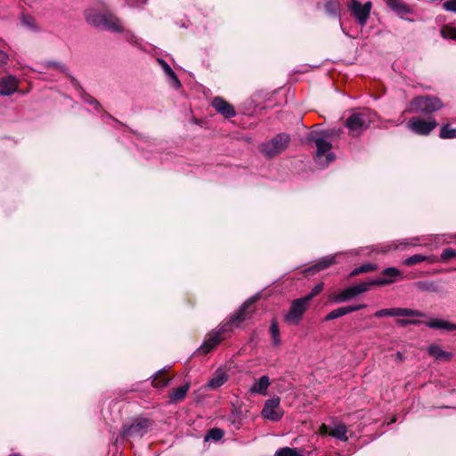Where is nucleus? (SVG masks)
<instances>
[{"instance_id": "f257e3e1", "label": "nucleus", "mask_w": 456, "mask_h": 456, "mask_svg": "<svg viewBox=\"0 0 456 456\" xmlns=\"http://www.w3.org/2000/svg\"><path fill=\"white\" fill-rule=\"evenodd\" d=\"M255 302V298L247 300L227 322L208 333L198 351L202 354H207L224 339V334L231 332L233 326L238 327L242 322L249 319L256 311Z\"/></svg>"}, {"instance_id": "f03ea898", "label": "nucleus", "mask_w": 456, "mask_h": 456, "mask_svg": "<svg viewBox=\"0 0 456 456\" xmlns=\"http://www.w3.org/2000/svg\"><path fill=\"white\" fill-rule=\"evenodd\" d=\"M86 21L94 27L114 33L124 31L120 20L111 12L101 13L95 10H89L86 14Z\"/></svg>"}, {"instance_id": "7ed1b4c3", "label": "nucleus", "mask_w": 456, "mask_h": 456, "mask_svg": "<svg viewBox=\"0 0 456 456\" xmlns=\"http://www.w3.org/2000/svg\"><path fill=\"white\" fill-rule=\"evenodd\" d=\"M374 121V114L370 110L353 112L345 121V126L351 136H360Z\"/></svg>"}, {"instance_id": "20e7f679", "label": "nucleus", "mask_w": 456, "mask_h": 456, "mask_svg": "<svg viewBox=\"0 0 456 456\" xmlns=\"http://www.w3.org/2000/svg\"><path fill=\"white\" fill-rule=\"evenodd\" d=\"M442 101L434 95H421L414 97L409 105L408 111L411 113L431 114L443 108Z\"/></svg>"}, {"instance_id": "39448f33", "label": "nucleus", "mask_w": 456, "mask_h": 456, "mask_svg": "<svg viewBox=\"0 0 456 456\" xmlns=\"http://www.w3.org/2000/svg\"><path fill=\"white\" fill-rule=\"evenodd\" d=\"M290 137L285 133L274 136L269 142L260 145V151L267 158L272 159L281 154L289 145Z\"/></svg>"}, {"instance_id": "423d86ee", "label": "nucleus", "mask_w": 456, "mask_h": 456, "mask_svg": "<svg viewBox=\"0 0 456 456\" xmlns=\"http://www.w3.org/2000/svg\"><path fill=\"white\" fill-rule=\"evenodd\" d=\"M438 126L433 118L424 119L420 117H413L406 123V127L412 133L427 136Z\"/></svg>"}, {"instance_id": "0eeeda50", "label": "nucleus", "mask_w": 456, "mask_h": 456, "mask_svg": "<svg viewBox=\"0 0 456 456\" xmlns=\"http://www.w3.org/2000/svg\"><path fill=\"white\" fill-rule=\"evenodd\" d=\"M151 420L149 419H136L131 425H126L122 428V436L124 437H142L151 427Z\"/></svg>"}, {"instance_id": "6e6552de", "label": "nucleus", "mask_w": 456, "mask_h": 456, "mask_svg": "<svg viewBox=\"0 0 456 456\" xmlns=\"http://www.w3.org/2000/svg\"><path fill=\"white\" fill-rule=\"evenodd\" d=\"M309 303L303 297L292 301L290 308L285 315V321L289 324L297 325L308 308Z\"/></svg>"}, {"instance_id": "1a4fd4ad", "label": "nucleus", "mask_w": 456, "mask_h": 456, "mask_svg": "<svg viewBox=\"0 0 456 456\" xmlns=\"http://www.w3.org/2000/svg\"><path fill=\"white\" fill-rule=\"evenodd\" d=\"M371 287L372 286H371L370 280L367 281L358 283L354 286H350V287L345 289L344 290H342L339 294L336 295L333 297V300L336 303H342V302L349 301V300L354 298L355 297H357L358 295L367 292L368 290H370V289Z\"/></svg>"}, {"instance_id": "9d476101", "label": "nucleus", "mask_w": 456, "mask_h": 456, "mask_svg": "<svg viewBox=\"0 0 456 456\" xmlns=\"http://www.w3.org/2000/svg\"><path fill=\"white\" fill-rule=\"evenodd\" d=\"M372 7L371 2L362 4L357 0H352L349 9L352 15L357 20L361 26L366 25Z\"/></svg>"}, {"instance_id": "9b49d317", "label": "nucleus", "mask_w": 456, "mask_h": 456, "mask_svg": "<svg viewBox=\"0 0 456 456\" xmlns=\"http://www.w3.org/2000/svg\"><path fill=\"white\" fill-rule=\"evenodd\" d=\"M403 279L402 272L395 267H387L381 273V276L375 279L370 280L371 286H385L392 284Z\"/></svg>"}, {"instance_id": "f8f14e48", "label": "nucleus", "mask_w": 456, "mask_h": 456, "mask_svg": "<svg viewBox=\"0 0 456 456\" xmlns=\"http://www.w3.org/2000/svg\"><path fill=\"white\" fill-rule=\"evenodd\" d=\"M374 316L377 318H381L385 316H418V317H425L426 314L419 311L413 310L410 308H402V307H395V308H386L377 311L374 314Z\"/></svg>"}, {"instance_id": "ddd939ff", "label": "nucleus", "mask_w": 456, "mask_h": 456, "mask_svg": "<svg viewBox=\"0 0 456 456\" xmlns=\"http://www.w3.org/2000/svg\"><path fill=\"white\" fill-rule=\"evenodd\" d=\"M280 398L273 397L267 400L265 403V406L262 410V416L265 419L278 421L282 417V411L279 409L280 406Z\"/></svg>"}, {"instance_id": "4468645a", "label": "nucleus", "mask_w": 456, "mask_h": 456, "mask_svg": "<svg viewBox=\"0 0 456 456\" xmlns=\"http://www.w3.org/2000/svg\"><path fill=\"white\" fill-rule=\"evenodd\" d=\"M211 105L219 114L226 118H232L236 115L233 106L220 96L215 97L212 100Z\"/></svg>"}, {"instance_id": "2eb2a0df", "label": "nucleus", "mask_w": 456, "mask_h": 456, "mask_svg": "<svg viewBox=\"0 0 456 456\" xmlns=\"http://www.w3.org/2000/svg\"><path fill=\"white\" fill-rule=\"evenodd\" d=\"M314 142L317 148L316 157L318 159H321L326 155L327 164L332 162L335 159V155L332 152H330L331 149V143L330 142L323 138H316Z\"/></svg>"}, {"instance_id": "dca6fc26", "label": "nucleus", "mask_w": 456, "mask_h": 456, "mask_svg": "<svg viewBox=\"0 0 456 456\" xmlns=\"http://www.w3.org/2000/svg\"><path fill=\"white\" fill-rule=\"evenodd\" d=\"M338 255L327 256L320 259L315 265L305 269L304 273L305 274H313L318 273L320 271L325 270L330 266L335 265L337 263L336 258Z\"/></svg>"}, {"instance_id": "f3484780", "label": "nucleus", "mask_w": 456, "mask_h": 456, "mask_svg": "<svg viewBox=\"0 0 456 456\" xmlns=\"http://www.w3.org/2000/svg\"><path fill=\"white\" fill-rule=\"evenodd\" d=\"M19 82L13 76H7L0 79V94L11 95L18 89Z\"/></svg>"}, {"instance_id": "a211bd4d", "label": "nucleus", "mask_w": 456, "mask_h": 456, "mask_svg": "<svg viewBox=\"0 0 456 456\" xmlns=\"http://www.w3.org/2000/svg\"><path fill=\"white\" fill-rule=\"evenodd\" d=\"M365 305H354L341 306L330 312L324 318L325 321H331L339 317H342L347 314L361 310L364 308Z\"/></svg>"}, {"instance_id": "6ab92c4d", "label": "nucleus", "mask_w": 456, "mask_h": 456, "mask_svg": "<svg viewBox=\"0 0 456 456\" xmlns=\"http://www.w3.org/2000/svg\"><path fill=\"white\" fill-rule=\"evenodd\" d=\"M425 325L431 329L444 330L447 331L456 330V324L442 319H432L424 322Z\"/></svg>"}, {"instance_id": "aec40b11", "label": "nucleus", "mask_w": 456, "mask_h": 456, "mask_svg": "<svg viewBox=\"0 0 456 456\" xmlns=\"http://www.w3.org/2000/svg\"><path fill=\"white\" fill-rule=\"evenodd\" d=\"M270 386V379L268 376H262L260 379L256 380L251 386L250 391L253 394H259L265 395L267 389Z\"/></svg>"}, {"instance_id": "412c9836", "label": "nucleus", "mask_w": 456, "mask_h": 456, "mask_svg": "<svg viewBox=\"0 0 456 456\" xmlns=\"http://www.w3.org/2000/svg\"><path fill=\"white\" fill-rule=\"evenodd\" d=\"M428 353L439 361L448 362L450 361L453 354L450 352L444 351L439 346L437 345H431L428 348Z\"/></svg>"}, {"instance_id": "4be33fe9", "label": "nucleus", "mask_w": 456, "mask_h": 456, "mask_svg": "<svg viewBox=\"0 0 456 456\" xmlns=\"http://www.w3.org/2000/svg\"><path fill=\"white\" fill-rule=\"evenodd\" d=\"M325 13L332 18H339L341 4L339 0H327L323 4Z\"/></svg>"}, {"instance_id": "5701e85b", "label": "nucleus", "mask_w": 456, "mask_h": 456, "mask_svg": "<svg viewBox=\"0 0 456 456\" xmlns=\"http://www.w3.org/2000/svg\"><path fill=\"white\" fill-rule=\"evenodd\" d=\"M387 5L399 14L411 12L410 7L401 0H385Z\"/></svg>"}, {"instance_id": "b1692460", "label": "nucleus", "mask_w": 456, "mask_h": 456, "mask_svg": "<svg viewBox=\"0 0 456 456\" xmlns=\"http://www.w3.org/2000/svg\"><path fill=\"white\" fill-rule=\"evenodd\" d=\"M347 427L344 423H338L334 426L329 435L341 441H347Z\"/></svg>"}, {"instance_id": "393cba45", "label": "nucleus", "mask_w": 456, "mask_h": 456, "mask_svg": "<svg viewBox=\"0 0 456 456\" xmlns=\"http://www.w3.org/2000/svg\"><path fill=\"white\" fill-rule=\"evenodd\" d=\"M190 389V384L185 383L180 387L173 389V391L169 395V398L171 402H180L184 399L188 391Z\"/></svg>"}, {"instance_id": "a878e982", "label": "nucleus", "mask_w": 456, "mask_h": 456, "mask_svg": "<svg viewBox=\"0 0 456 456\" xmlns=\"http://www.w3.org/2000/svg\"><path fill=\"white\" fill-rule=\"evenodd\" d=\"M424 261H428L430 263H433V262H435V259L433 256H422V255H413V256H411L407 257L406 259H404L403 264L407 266H411V265H417V264L424 262Z\"/></svg>"}, {"instance_id": "bb28decb", "label": "nucleus", "mask_w": 456, "mask_h": 456, "mask_svg": "<svg viewBox=\"0 0 456 456\" xmlns=\"http://www.w3.org/2000/svg\"><path fill=\"white\" fill-rule=\"evenodd\" d=\"M169 379L167 377L164 370L159 371L152 379V385L154 387L162 388L168 385Z\"/></svg>"}, {"instance_id": "cd10ccee", "label": "nucleus", "mask_w": 456, "mask_h": 456, "mask_svg": "<svg viewBox=\"0 0 456 456\" xmlns=\"http://www.w3.org/2000/svg\"><path fill=\"white\" fill-rule=\"evenodd\" d=\"M227 377L223 371H216L214 377L208 381V386L211 388H217L224 384Z\"/></svg>"}, {"instance_id": "c85d7f7f", "label": "nucleus", "mask_w": 456, "mask_h": 456, "mask_svg": "<svg viewBox=\"0 0 456 456\" xmlns=\"http://www.w3.org/2000/svg\"><path fill=\"white\" fill-rule=\"evenodd\" d=\"M159 62L161 65L164 72L175 82V86H180V81L171 67L164 60H159Z\"/></svg>"}, {"instance_id": "c756f323", "label": "nucleus", "mask_w": 456, "mask_h": 456, "mask_svg": "<svg viewBox=\"0 0 456 456\" xmlns=\"http://www.w3.org/2000/svg\"><path fill=\"white\" fill-rule=\"evenodd\" d=\"M441 36L445 39L456 40V28L444 25L440 29Z\"/></svg>"}, {"instance_id": "7c9ffc66", "label": "nucleus", "mask_w": 456, "mask_h": 456, "mask_svg": "<svg viewBox=\"0 0 456 456\" xmlns=\"http://www.w3.org/2000/svg\"><path fill=\"white\" fill-rule=\"evenodd\" d=\"M442 139H453L456 138V128H452L450 125L442 126L439 133Z\"/></svg>"}, {"instance_id": "2f4dec72", "label": "nucleus", "mask_w": 456, "mask_h": 456, "mask_svg": "<svg viewBox=\"0 0 456 456\" xmlns=\"http://www.w3.org/2000/svg\"><path fill=\"white\" fill-rule=\"evenodd\" d=\"M270 333L272 336L273 346H279L281 344L280 330H279V326L275 321L272 322V323H271Z\"/></svg>"}, {"instance_id": "473e14b6", "label": "nucleus", "mask_w": 456, "mask_h": 456, "mask_svg": "<svg viewBox=\"0 0 456 456\" xmlns=\"http://www.w3.org/2000/svg\"><path fill=\"white\" fill-rule=\"evenodd\" d=\"M415 287L421 291L436 292L438 291L437 286L431 281H418Z\"/></svg>"}, {"instance_id": "72a5a7b5", "label": "nucleus", "mask_w": 456, "mask_h": 456, "mask_svg": "<svg viewBox=\"0 0 456 456\" xmlns=\"http://www.w3.org/2000/svg\"><path fill=\"white\" fill-rule=\"evenodd\" d=\"M376 265L374 264H363L361 266L354 268L351 273L350 276H356L360 273H369L371 271L376 270Z\"/></svg>"}, {"instance_id": "f704fd0d", "label": "nucleus", "mask_w": 456, "mask_h": 456, "mask_svg": "<svg viewBox=\"0 0 456 456\" xmlns=\"http://www.w3.org/2000/svg\"><path fill=\"white\" fill-rule=\"evenodd\" d=\"M275 456H304V455L299 453V452L296 448L283 447L276 452Z\"/></svg>"}, {"instance_id": "c9c22d12", "label": "nucleus", "mask_w": 456, "mask_h": 456, "mask_svg": "<svg viewBox=\"0 0 456 456\" xmlns=\"http://www.w3.org/2000/svg\"><path fill=\"white\" fill-rule=\"evenodd\" d=\"M322 289H323V283L320 282L312 289L310 293H308L306 296L303 297V298L305 301H307L308 303H310L314 297H316L322 291Z\"/></svg>"}, {"instance_id": "e433bc0d", "label": "nucleus", "mask_w": 456, "mask_h": 456, "mask_svg": "<svg viewBox=\"0 0 456 456\" xmlns=\"http://www.w3.org/2000/svg\"><path fill=\"white\" fill-rule=\"evenodd\" d=\"M224 436V431L220 428H212L208 431L206 436V439H213L215 441H219Z\"/></svg>"}, {"instance_id": "4c0bfd02", "label": "nucleus", "mask_w": 456, "mask_h": 456, "mask_svg": "<svg viewBox=\"0 0 456 456\" xmlns=\"http://www.w3.org/2000/svg\"><path fill=\"white\" fill-rule=\"evenodd\" d=\"M456 257V250L452 248H447L443 250L440 259L442 262H447L451 258Z\"/></svg>"}, {"instance_id": "58836bf2", "label": "nucleus", "mask_w": 456, "mask_h": 456, "mask_svg": "<svg viewBox=\"0 0 456 456\" xmlns=\"http://www.w3.org/2000/svg\"><path fill=\"white\" fill-rule=\"evenodd\" d=\"M22 22L24 25L30 28L31 29H34V30L37 29L36 20H34V18H32L30 16H23Z\"/></svg>"}, {"instance_id": "ea45409f", "label": "nucleus", "mask_w": 456, "mask_h": 456, "mask_svg": "<svg viewBox=\"0 0 456 456\" xmlns=\"http://www.w3.org/2000/svg\"><path fill=\"white\" fill-rule=\"evenodd\" d=\"M125 37L129 43L133 45H140V39L131 31H126Z\"/></svg>"}, {"instance_id": "a19ab883", "label": "nucleus", "mask_w": 456, "mask_h": 456, "mask_svg": "<svg viewBox=\"0 0 456 456\" xmlns=\"http://www.w3.org/2000/svg\"><path fill=\"white\" fill-rule=\"evenodd\" d=\"M397 324L400 326H407V325H418L422 323L419 320H407V319H399L396 321Z\"/></svg>"}, {"instance_id": "79ce46f5", "label": "nucleus", "mask_w": 456, "mask_h": 456, "mask_svg": "<svg viewBox=\"0 0 456 456\" xmlns=\"http://www.w3.org/2000/svg\"><path fill=\"white\" fill-rule=\"evenodd\" d=\"M444 10L456 13V0H448L443 4Z\"/></svg>"}, {"instance_id": "37998d69", "label": "nucleus", "mask_w": 456, "mask_h": 456, "mask_svg": "<svg viewBox=\"0 0 456 456\" xmlns=\"http://www.w3.org/2000/svg\"><path fill=\"white\" fill-rule=\"evenodd\" d=\"M8 60V54L5 52L0 50V64H6Z\"/></svg>"}, {"instance_id": "c03bdc74", "label": "nucleus", "mask_w": 456, "mask_h": 456, "mask_svg": "<svg viewBox=\"0 0 456 456\" xmlns=\"http://www.w3.org/2000/svg\"><path fill=\"white\" fill-rule=\"evenodd\" d=\"M85 101L89 102L90 104L95 105V108H98L100 106V103L90 95H86Z\"/></svg>"}, {"instance_id": "a18cd8bd", "label": "nucleus", "mask_w": 456, "mask_h": 456, "mask_svg": "<svg viewBox=\"0 0 456 456\" xmlns=\"http://www.w3.org/2000/svg\"><path fill=\"white\" fill-rule=\"evenodd\" d=\"M331 429H330V427L325 425V424H322L321 427H320V434L321 435H329V433L330 432Z\"/></svg>"}, {"instance_id": "49530a36", "label": "nucleus", "mask_w": 456, "mask_h": 456, "mask_svg": "<svg viewBox=\"0 0 456 456\" xmlns=\"http://www.w3.org/2000/svg\"><path fill=\"white\" fill-rule=\"evenodd\" d=\"M404 359L403 354L401 352H397L395 354V360L399 362H403Z\"/></svg>"}, {"instance_id": "de8ad7c7", "label": "nucleus", "mask_w": 456, "mask_h": 456, "mask_svg": "<svg viewBox=\"0 0 456 456\" xmlns=\"http://www.w3.org/2000/svg\"><path fill=\"white\" fill-rule=\"evenodd\" d=\"M10 456H20V455H18V454H12V455H10Z\"/></svg>"}]
</instances>
